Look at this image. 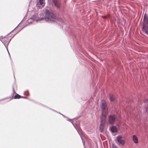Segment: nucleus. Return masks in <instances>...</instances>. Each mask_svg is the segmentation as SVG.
<instances>
[{
    "mask_svg": "<svg viewBox=\"0 0 148 148\" xmlns=\"http://www.w3.org/2000/svg\"><path fill=\"white\" fill-rule=\"evenodd\" d=\"M81 138H82V140H83V138H82V137H81Z\"/></svg>",
    "mask_w": 148,
    "mask_h": 148,
    "instance_id": "nucleus-17",
    "label": "nucleus"
},
{
    "mask_svg": "<svg viewBox=\"0 0 148 148\" xmlns=\"http://www.w3.org/2000/svg\"><path fill=\"white\" fill-rule=\"evenodd\" d=\"M111 132H115L117 131L116 127L114 126H112L110 128Z\"/></svg>",
    "mask_w": 148,
    "mask_h": 148,
    "instance_id": "nucleus-11",
    "label": "nucleus"
},
{
    "mask_svg": "<svg viewBox=\"0 0 148 148\" xmlns=\"http://www.w3.org/2000/svg\"><path fill=\"white\" fill-rule=\"evenodd\" d=\"M44 19H45L46 22L49 23L55 22L58 20L56 16L53 12L47 10H45V14L44 18H41L39 20H41Z\"/></svg>",
    "mask_w": 148,
    "mask_h": 148,
    "instance_id": "nucleus-1",
    "label": "nucleus"
},
{
    "mask_svg": "<svg viewBox=\"0 0 148 148\" xmlns=\"http://www.w3.org/2000/svg\"><path fill=\"white\" fill-rule=\"evenodd\" d=\"M21 96L20 95L18 94H17L16 95L14 96V98L15 99H19L21 98Z\"/></svg>",
    "mask_w": 148,
    "mask_h": 148,
    "instance_id": "nucleus-14",
    "label": "nucleus"
},
{
    "mask_svg": "<svg viewBox=\"0 0 148 148\" xmlns=\"http://www.w3.org/2000/svg\"><path fill=\"white\" fill-rule=\"evenodd\" d=\"M142 29L143 32L148 35V25L143 26Z\"/></svg>",
    "mask_w": 148,
    "mask_h": 148,
    "instance_id": "nucleus-9",
    "label": "nucleus"
},
{
    "mask_svg": "<svg viewBox=\"0 0 148 148\" xmlns=\"http://www.w3.org/2000/svg\"><path fill=\"white\" fill-rule=\"evenodd\" d=\"M113 148H117L116 146H115V145H113Z\"/></svg>",
    "mask_w": 148,
    "mask_h": 148,
    "instance_id": "nucleus-15",
    "label": "nucleus"
},
{
    "mask_svg": "<svg viewBox=\"0 0 148 148\" xmlns=\"http://www.w3.org/2000/svg\"><path fill=\"white\" fill-rule=\"evenodd\" d=\"M132 140L133 142L135 144L138 143V140L137 137L135 135H134L132 137Z\"/></svg>",
    "mask_w": 148,
    "mask_h": 148,
    "instance_id": "nucleus-10",
    "label": "nucleus"
},
{
    "mask_svg": "<svg viewBox=\"0 0 148 148\" xmlns=\"http://www.w3.org/2000/svg\"><path fill=\"white\" fill-rule=\"evenodd\" d=\"M110 99L111 101H113L115 99V98L113 95H111L110 96Z\"/></svg>",
    "mask_w": 148,
    "mask_h": 148,
    "instance_id": "nucleus-13",
    "label": "nucleus"
},
{
    "mask_svg": "<svg viewBox=\"0 0 148 148\" xmlns=\"http://www.w3.org/2000/svg\"><path fill=\"white\" fill-rule=\"evenodd\" d=\"M40 4V5L42 6V7H43L44 4V0H39Z\"/></svg>",
    "mask_w": 148,
    "mask_h": 148,
    "instance_id": "nucleus-12",
    "label": "nucleus"
},
{
    "mask_svg": "<svg viewBox=\"0 0 148 148\" xmlns=\"http://www.w3.org/2000/svg\"><path fill=\"white\" fill-rule=\"evenodd\" d=\"M7 50H8V49H7ZM8 53L10 55V54H9V52L8 51Z\"/></svg>",
    "mask_w": 148,
    "mask_h": 148,
    "instance_id": "nucleus-16",
    "label": "nucleus"
},
{
    "mask_svg": "<svg viewBox=\"0 0 148 148\" xmlns=\"http://www.w3.org/2000/svg\"><path fill=\"white\" fill-rule=\"evenodd\" d=\"M75 128L77 130V129H76V127H75Z\"/></svg>",
    "mask_w": 148,
    "mask_h": 148,
    "instance_id": "nucleus-19",
    "label": "nucleus"
},
{
    "mask_svg": "<svg viewBox=\"0 0 148 148\" xmlns=\"http://www.w3.org/2000/svg\"><path fill=\"white\" fill-rule=\"evenodd\" d=\"M12 39L11 38H10L9 36H6L5 37L2 38L1 41L4 44L5 47L7 46L10 40Z\"/></svg>",
    "mask_w": 148,
    "mask_h": 148,
    "instance_id": "nucleus-4",
    "label": "nucleus"
},
{
    "mask_svg": "<svg viewBox=\"0 0 148 148\" xmlns=\"http://www.w3.org/2000/svg\"><path fill=\"white\" fill-rule=\"evenodd\" d=\"M122 137L121 136H118L117 137V140L118 142L122 145H124L125 144V141L122 140Z\"/></svg>",
    "mask_w": 148,
    "mask_h": 148,
    "instance_id": "nucleus-6",
    "label": "nucleus"
},
{
    "mask_svg": "<svg viewBox=\"0 0 148 148\" xmlns=\"http://www.w3.org/2000/svg\"><path fill=\"white\" fill-rule=\"evenodd\" d=\"M101 115L102 117H107L108 114V108L106 101L101 100Z\"/></svg>",
    "mask_w": 148,
    "mask_h": 148,
    "instance_id": "nucleus-2",
    "label": "nucleus"
},
{
    "mask_svg": "<svg viewBox=\"0 0 148 148\" xmlns=\"http://www.w3.org/2000/svg\"><path fill=\"white\" fill-rule=\"evenodd\" d=\"M145 25H148V18L146 13L144 15L143 26Z\"/></svg>",
    "mask_w": 148,
    "mask_h": 148,
    "instance_id": "nucleus-7",
    "label": "nucleus"
},
{
    "mask_svg": "<svg viewBox=\"0 0 148 148\" xmlns=\"http://www.w3.org/2000/svg\"><path fill=\"white\" fill-rule=\"evenodd\" d=\"M53 2L56 7L59 8L60 6V3L59 0H53Z\"/></svg>",
    "mask_w": 148,
    "mask_h": 148,
    "instance_id": "nucleus-8",
    "label": "nucleus"
},
{
    "mask_svg": "<svg viewBox=\"0 0 148 148\" xmlns=\"http://www.w3.org/2000/svg\"><path fill=\"white\" fill-rule=\"evenodd\" d=\"M103 17H104L105 16H103Z\"/></svg>",
    "mask_w": 148,
    "mask_h": 148,
    "instance_id": "nucleus-20",
    "label": "nucleus"
},
{
    "mask_svg": "<svg viewBox=\"0 0 148 148\" xmlns=\"http://www.w3.org/2000/svg\"><path fill=\"white\" fill-rule=\"evenodd\" d=\"M106 117H102V116H101V117L100 130L101 132H103V129L106 122Z\"/></svg>",
    "mask_w": 148,
    "mask_h": 148,
    "instance_id": "nucleus-3",
    "label": "nucleus"
},
{
    "mask_svg": "<svg viewBox=\"0 0 148 148\" xmlns=\"http://www.w3.org/2000/svg\"><path fill=\"white\" fill-rule=\"evenodd\" d=\"M147 109H148V107L147 108H146V110H147Z\"/></svg>",
    "mask_w": 148,
    "mask_h": 148,
    "instance_id": "nucleus-18",
    "label": "nucleus"
},
{
    "mask_svg": "<svg viewBox=\"0 0 148 148\" xmlns=\"http://www.w3.org/2000/svg\"><path fill=\"white\" fill-rule=\"evenodd\" d=\"M116 119L115 115H110L109 116V122L110 124H112L114 123Z\"/></svg>",
    "mask_w": 148,
    "mask_h": 148,
    "instance_id": "nucleus-5",
    "label": "nucleus"
}]
</instances>
